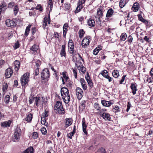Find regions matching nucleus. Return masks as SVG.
<instances>
[{"label":"nucleus","instance_id":"nucleus-1","mask_svg":"<svg viewBox=\"0 0 153 153\" xmlns=\"http://www.w3.org/2000/svg\"><path fill=\"white\" fill-rule=\"evenodd\" d=\"M54 110L56 113L64 114L65 111L62 105V103L59 101H57L54 107Z\"/></svg>","mask_w":153,"mask_h":153},{"label":"nucleus","instance_id":"nucleus-2","mask_svg":"<svg viewBox=\"0 0 153 153\" xmlns=\"http://www.w3.org/2000/svg\"><path fill=\"white\" fill-rule=\"evenodd\" d=\"M41 77L42 80L47 81L50 76L49 70L48 68H45L41 73Z\"/></svg>","mask_w":153,"mask_h":153},{"label":"nucleus","instance_id":"nucleus-3","mask_svg":"<svg viewBox=\"0 0 153 153\" xmlns=\"http://www.w3.org/2000/svg\"><path fill=\"white\" fill-rule=\"evenodd\" d=\"M29 74L28 73L24 74L21 79V82L22 86H25L29 81Z\"/></svg>","mask_w":153,"mask_h":153},{"label":"nucleus","instance_id":"nucleus-4","mask_svg":"<svg viewBox=\"0 0 153 153\" xmlns=\"http://www.w3.org/2000/svg\"><path fill=\"white\" fill-rule=\"evenodd\" d=\"M48 111L45 109L44 113H43L42 114L41 123L43 125L46 126L47 124H48L47 123L46 124V117L48 116Z\"/></svg>","mask_w":153,"mask_h":153},{"label":"nucleus","instance_id":"nucleus-5","mask_svg":"<svg viewBox=\"0 0 153 153\" xmlns=\"http://www.w3.org/2000/svg\"><path fill=\"white\" fill-rule=\"evenodd\" d=\"M76 95L78 99L80 100L83 95L82 90L80 88L77 87L76 89Z\"/></svg>","mask_w":153,"mask_h":153},{"label":"nucleus","instance_id":"nucleus-6","mask_svg":"<svg viewBox=\"0 0 153 153\" xmlns=\"http://www.w3.org/2000/svg\"><path fill=\"white\" fill-rule=\"evenodd\" d=\"M21 135V130L19 129H16L14 134L13 138L15 139L14 141L16 142V140L19 139Z\"/></svg>","mask_w":153,"mask_h":153},{"label":"nucleus","instance_id":"nucleus-7","mask_svg":"<svg viewBox=\"0 0 153 153\" xmlns=\"http://www.w3.org/2000/svg\"><path fill=\"white\" fill-rule=\"evenodd\" d=\"M89 40L88 38L85 37L82 42V47L85 48L89 45Z\"/></svg>","mask_w":153,"mask_h":153},{"label":"nucleus","instance_id":"nucleus-8","mask_svg":"<svg viewBox=\"0 0 153 153\" xmlns=\"http://www.w3.org/2000/svg\"><path fill=\"white\" fill-rule=\"evenodd\" d=\"M70 54L72 55V60L75 61V60L76 59V57L75 56V55L76 54V51L74 50V47L68 48Z\"/></svg>","mask_w":153,"mask_h":153},{"label":"nucleus","instance_id":"nucleus-9","mask_svg":"<svg viewBox=\"0 0 153 153\" xmlns=\"http://www.w3.org/2000/svg\"><path fill=\"white\" fill-rule=\"evenodd\" d=\"M100 115L105 120H110L111 117L109 114L103 112L102 113L100 114Z\"/></svg>","mask_w":153,"mask_h":153},{"label":"nucleus","instance_id":"nucleus-10","mask_svg":"<svg viewBox=\"0 0 153 153\" xmlns=\"http://www.w3.org/2000/svg\"><path fill=\"white\" fill-rule=\"evenodd\" d=\"M72 120L71 118H66L65 119V126L64 127L65 128L71 126L72 123Z\"/></svg>","mask_w":153,"mask_h":153},{"label":"nucleus","instance_id":"nucleus-11","mask_svg":"<svg viewBox=\"0 0 153 153\" xmlns=\"http://www.w3.org/2000/svg\"><path fill=\"white\" fill-rule=\"evenodd\" d=\"M87 76H85V79L86 80L88 85L91 87V88L93 87V85L92 81L90 79L88 72L87 73Z\"/></svg>","mask_w":153,"mask_h":153},{"label":"nucleus","instance_id":"nucleus-12","mask_svg":"<svg viewBox=\"0 0 153 153\" xmlns=\"http://www.w3.org/2000/svg\"><path fill=\"white\" fill-rule=\"evenodd\" d=\"M13 72L10 68H8L6 69L5 75L7 78H10L12 75Z\"/></svg>","mask_w":153,"mask_h":153},{"label":"nucleus","instance_id":"nucleus-13","mask_svg":"<svg viewBox=\"0 0 153 153\" xmlns=\"http://www.w3.org/2000/svg\"><path fill=\"white\" fill-rule=\"evenodd\" d=\"M139 4L137 2L134 3L132 7V10L134 12H137L139 8Z\"/></svg>","mask_w":153,"mask_h":153},{"label":"nucleus","instance_id":"nucleus-14","mask_svg":"<svg viewBox=\"0 0 153 153\" xmlns=\"http://www.w3.org/2000/svg\"><path fill=\"white\" fill-rule=\"evenodd\" d=\"M114 10L112 8L109 9L107 13L106 17L107 18H110L114 14Z\"/></svg>","mask_w":153,"mask_h":153},{"label":"nucleus","instance_id":"nucleus-15","mask_svg":"<svg viewBox=\"0 0 153 153\" xmlns=\"http://www.w3.org/2000/svg\"><path fill=\"white\" fill-rule=\"evenodd\" d=\"M82 129L83 131L86 135H87L88 134L87 131H86V128L87 126L85 124V120L84 118H83L82 119Z\"/></svg>","mask_w":153,"mask_h":153},{"label":"nucleus","instance_id":"nucleus-16","mask_svg":"<svg viewBox=\"0 0 153 153\" xmlns=\"http://www.w3.org/2000/svg\"><path fill=\"white\" fill-rule=\"evenodd\" d=\"M101 102L102 105L105 106L109 107L112 104L110 101H106L105 100H102Z\"/></svg>","mask_w":153,"mask_h":153},{"label":"nucleus","instance_id":"nucleus-17","mask_svg":"<svg viewBox=\"0 0 153 153\" xmlns=\"http://www.w3.org/2000/svg\"><path fill=\"white\" fill-rule=\"evenodd\" d=\"M5 22L7 26L9 27L14 26L15 24V23L13 21L9 19L7 20Z\"/></svg>","mask_w":153,"mask_h":153},{"label":"nucleus","instance_id":"nucleus-18","mask_svg":"<svg viewBox=\"0 0 153 153\" xmlns=\"http://www.w3.org/2000/svg\"><path fill=\"white\" fill-rule=\"evenodd\" d=\"M15 69L16 71H18L19 68L20 64L19 61L16 60L14 63Z\"/></svg>","mask_w":153,"mask_h":153},{"label":"nucleus","instance_id":"nucleus-19","mask_svg":"<svg viewBox=\"0 0 153 153\" xmlns=\"http://www.w3.org/2000/svg\"><path fill=\"white\" fill-rule=\"evenodd\" d=\"M65 45H63L62 46V49L60 53V54L61 56H65L66 55V53L65 51Z\"/></svg>","mask_w":153,"mask_h":153},{"label":"nucleus","instance_id":"nucleus-20","mask_svg":"<svg viewBox=\"0 0 153 153\" xmlns=\"http://www.w3.org/2000/svg\"><path fill=\"white\" fill-rule=\"evenodd\" d=\"M80 82L81 84L83 89L85 90H86L87 89V85L84 79L83 78H81Z\"/></svg>","mask_w":153,"mask_h":153},{"label":"nucleus","instance_id":"nucleus-21","mask_svg":"<svg viewBox=\"0 0 153 153\" xmlns=\"http://www.w3.org/2000/svg\"><path fill=\"white\" fill-rule=\"evenodd\" d=\"M130 88L132 90V93L133 95H134L136 94V91L137 90V87L135 84L131 83L130 86Z\"/></svg>","mask_w":153,"mask_h":153},{"label":"nucleus","instance_id":"nucleus-22","mask_svg":"<svg viewBox=\"0 0 153 153\" xmlns=\"http://www.w3.org/2000/svg\"><path fill=\"white\" fill-rule=\"evenodd\" d=\"M83 7V6H82V5L78 3L76 9V10L74 11V13H76L79 12Z\"/></svg>","mask_w":153,"mask_h":153},{"label":"nucleus","instance_id":"nucleus-23","mask_svg":"<svg viewBox=\"0 0 153 153\" xmlns=\"http://www.w3.org/2000/svg\"><path fill=\"white\" fill-rule=\"evenodd\" d=\"M61 94H68L69 91L68 89L65 87H64L61 88Z\"/></svg>","mask_w":153,"mask_h":153},{"label":"nucleus","instance_id":"nucleus-24","mask_svg":"<svg viewBox=\"0 0 153 153\" xmlns=\"http://www.w3.org/2000/svg\"><path fill=\"white\" fill-rule=\"evenodd\" d=\"M11 122L9 120L8 121H5L1 123V126L4 127H9L10 126Z\"/></svg>","mask_w":153,"mask_h":153},{"label":"nucleus","instance_id":"nucleus-25","mask_svg":"<svg viewBox=\"0 0 153 153\" xmlns=\"http://www.w3.org/2000/svg\"><path fill=\"white\" fill-rule=\"evenodd\" d=\"M88 24L89 26L94 27L95 26V23L94 20L89 19L88 21Z\"/></svg>","mask_w":153,"mask_h":153},{"label":"nucleus","instance_id":"nucleus-26","mask_svg":"<svg viewBox=\"0 0 153 153\" xmlns=\"http://www.w3.org/2000/svg\"><path fill=\"white\" fill-rule=\"evenodd\" d=\"M33 147H30L24 151L23 153H33Z\"/></svg>","mask_w":153,"mask_h":153},{"label":"nucleus","instance_id":"nucleus-27","mask_svg":"<svg viewBox=\"0 0 153 153\" xmlns=\"http://www.w3.org/2000/svg\"><path fill=\"white\" fill-rule=\"evenodd\" d=\"M85 103L86 101L85 100H82L80 103L79 108L82 111H83L85 108Z\"/></svg>","mask_w":153,"mask_h":153},{"label":"nucleus","instance_id":"nucleus-28","mask_svg":"<svg viewBox=\"0 0 153 153\" xmlns=\"http://www.w3.org/2000/svg\"><path fill=\"white\" fill-rule=\"evenodd\" d=\"M127 35L125 33H123L120 36V40L122 41H125L127 38Z\"/></svg>","mask_w":153,"mask_h":153},{"label":"nucleus","instance_id":"nucleus-29","mask_svg":"<svg viewBox=\"0 0 153 153\" xmlns=\"http://www.w3.org/2000/svg\"><path fill=\"white\" fill-rule=\"evenodd\" d=\"M33 100H35V103L37 106H38V105L41 102L40 98L39 97H34Z\"/></svg>","mask_w":153,"mask_h":153},{"label":"nucleus","instance_id":"nucleus-30","mask_svg":"<svg viewBox=\"0 0 153 153\" xmlns=\"http://www.w3.org/2000/svg\"><path fill=\"white\" fill-rule=\"evenodd\" d=\"M103 12L101 8H98L97 11V16L100 17H102L103 16Z\"/></svg>","mask_w":153,"mask_h":153},{"label":"nucleus","instance_id":"nucleus-31","mask_svg":"<svg viewBox=\"0 0 153 153\" xmlns=\"http://www.w3.org/2000/svg\"><path fill=\"white\" fill-rule=\"evenodd\" d=\"M112 74L115 78H117L119 76V72L117 70H114L112 72Z\"/></svg>","mask_w":153,"mask_h":153},{"label":"nucleus","instance_id":"nucleus-32","mask_svg":"<svg viewBox=\"0 0 153 153\" xmlns=\"http://www.w3.org/2000/svg\"><path fill=\"white\" fill-rule=\"evenodd\" d=\"M126 4V1L125 0H120L119 3L120 7L121 8L124 7Z\"/></svg>","mask_w":153,"mask_h":153},{"label":"nucleus","instance_id":"nucleus-33","mask_svg":"<svg viewBox=\"0 0 153 153\" xmlns=\"http://www.w3.org/2000/svg\"><path fill=\"white\" fill-rule=\"evenodd\" d=\"M102 48H101V46L99 47V46L97 47L93 51V53L95 55H97V54L100 50H101Z\"/></svg>","mask_w":153,"mask_h":153},{"label":"nucleus","instance_id":"nucleus-34","mask_svg":"<svg viewBox=\"0 0 153 153\" xmlns=\"http://www.w3.org/2000/svg\"><path fill=\"white\" fill-rule=\"evenodd\" d=\"M32 114H29L26 118V120L28 122H30L32 120Z\"/></svg>","mask_w":153,"mask_h":153},{"label":"nucleus","instance_id":"nucleus-35","mask_svg":"<svg viewBox=\"0 0 153 153\" xmlns=\"http://www.w3.org/2000/svg\"><path fill=\"white\" fill-rule=\"evenodd\" d=\"M94 107L97 111H98V113H99L100 111H101V108L98 103L96 102L94 104Z\"/></svg>","mask_w":153,"mask_h":153},{"label":"nucleus","instance_id":"nucleus-36","mask_svg":"<svg viewBox=\"0 0 153 153\" xmlns=\"http://www.w3.org/2000/svg\"><path fill=\"white\" fill-rule=\"evenodd\" d=\"M62 99L65 103L68 104L70 101V96H67L65 97H63Z\"/></svg>","mask_w":153,"mask_h":153},{"label":"nucleus","instance_id":"nucleus-37","mask_svg":"<svg viewBox=\"0 0 153 153\" xmlns=\"http://www.w3.org/2000/svg\"><path fill=\"white\" fill-rule=\"evenodd\" d=\"M38 46L35 45H33L31 48L30 50L34 52H36L38 49Z\"/></svg>","mask_w":153,"mask_h":153},{"label":"nucleus","instance_id":"nucleus-38","mask_svg":"<svg viewBox=\"0 0 153 153\" xmlns=\"http://www.w3.org/2000/svg\"><path fill=\"white\" fill-rule=\"evenodd\" d=\"M75 65L77 66L78 69L79 68L80 69L81 67L83 66L82 62L78 61L77 62L76 61Z\"/></svg>","mask_w":153,"mask_h":153},{"label":"nucleus","instance_id":"nucleus-39","mask_svg":"<svg viewBox=\"0 0 153 153\" xmlns=\"http://www.w3.org/2000/svg\"><path fill=\"white\" fill-rule=\"evenodd\" d=\"M65 81L66 82L67 86L68 88L71 87L72 85V82L70 81L69 79Z\"/></svg>","mask_w":153,"mask_h":153},{"label":"nucleus","instance_id":"nucleus-40","mask_svg":"<svg viewBox=\"0 0 153 153\" xmlns=\"http://www.w3.org/2000/svg\"><path fill=\"white\" fill-rule=\"evenodd\" d=\"M79 37L80 38H82L84 34L85 33V32L83 30L81 29L79 31Z\"/></svg>","mask_w":153,"mask_h":153},{"label":"nucleus","instance_id":"nucleus-41","mask_svg":"<svg viewBox=\"0 0 153 153\" xmlns=\"http://www.w3.org/2000/svg\"><path fill=\"white\" fill-rule=\"evenodd\" d=\"M30 25H28L26 27V28L25 30V35L26 36H27L29 33V32L30 30Z\"/></svg>","mask_w":153,"mask_h":153},{"label":"nucleus","instance_id":"nucleus-42","mask_svg":"<svg viewBox=\"0 0 153 153\" xmlns=\"http://www.w3.org/2000/svg\"><path fill=\"white\" fill-rule=\"evenodd\" d=\"M100 74H101L103 76L105 77L106 76L108 75V72L106 70H104L102 71Z\"/></svg>","mask_w":153,"mask_h":153},{"label":"nucleus","instance_id":"nucleus-43","mask_svg":"<svg viewBox=\"0 0 153 153\" xmlns=\"http://www.w3.org/2000/svg\"><path fill=\"white\" fill-rule=\"evenodd\" d=\"M68 48H70V47L72 48L74 47V43L72 42V40L70 39L69 40L68 44Z\"/></svg>","mask_w":153,"mask_h":153},{"label":"nucleus","instance_id":"nucleus-44","mask_svg":"<svg viewBox=\"0 0 153 153\" xmlns=\"http://www.w3.org/2000/svg\"><path fill=\"white\" fill-rule=\"evenodd\" d=\"M19 11V8L18 5H16L14 7V12L15 16H16Z\"/></svg>","mask_w":153,"mask_h":153},{"label":"nucleus","instance_id":"nucleus-45","mask_svg":"<svg viewBox=\"0 0 153 153\" xmlns=\"http://www.w3.org/2000/svg\"><path fill=\"white\" fill-rule=\"evenodd\" d=\"M10 96L9 95H7L5 97L4 101L6 103H8L10 101Z\"/></svg>","mask_w":153,"mask_h":153},{"label":"nucleus","instance_id":"nucleus-46","mask_svg":"<svg viewBox=\"0 0 153 153\" xmlns=\"http://www.w3.org/2000/svg\"><path fill=\"white\" fill-rule=\"evenodd\" d=\"M41 65V62L38 60L36 62V65L35 68H39L40 65Z\"/></svg>","mask_w":153,"mask_h":153},{"label":"nucleus","instance_id":"nucleus-47","mask_svg":"<svg viewBox=\"0 0 153 153\" xmlns=\"http://www.w3.org/2000/svg\"><path fill=\"white\" fill-rule=\"evenodd\" d=\"M48 18L46 17L44 18V22L43 24V26L44 27V28H45V27L47 25L48 22Z\"/></svg>","mask_w":153,"mask_h":153},{"label":"nucleus","instance_id":"nucleus-48","mask_svg":"<svg viewBox=\"0 0 153 153\" xmlns=\"http://www.w3.org/2000/svg\"><path fill=\"white\" fill-rule=\"evenodd\" d=\"M65 7L67 10H69L71 7V4L68 3H66L65 4Z\"/></svg>","mask_w":153,"mask_h":153},{"label":"nucleus","instance_id":"nucleus-49","mask_svg":"<svg viewBox=\"0 0 153 153\" xmlns=\"http://www.w3.org/2000/svg\"><path fill=\"white\" fill-rule=\"evenodd\" d=\"M32 137L34 139H36L38 137V134L37 132H33L32 134Z\"/></svg>","mask_w":153,"mask_h":153},{"label":"nucleus","instance_id":"nucleus-50","mask_svg":"<svg viewBox=\"0 0 153 153\" xmlns=\"http://www.w3.org/2000/svg\"><path fill=\"white\" fill-rule=\"evenodd\" d=\"M35 8L37 10H39L42 11L43 10L40 4L38 5Z\"/></svg>","mask_w":153,"mask_h":153},{"label":"nucleus","instance_id":"nucleus-51","mask_svg":"<svg viewBox=\"0 0 153 153\" xmlns=\"http://www.w3.org/2000/svg\"><path fill=\"white\" fill-rule=\"evenodd\" d=\"M78 69L83 73H84L85 72V68L83 66L82 67H81L80 69L79 68Z\"/></svg>","mask_w":153,"mask_h":153},{"label":"nucleus","instance_id":"nucleus-52","mask_svg":"<svg viewBox=\"0 0 153 153\" xmlns=\"http://www.w3.org/2000/svg\"><path fill=\"white\" fill-rule=\"evenodd\" d=\"M119 108L118 106L117 105H116L115 106H114L113 107V111L114 112H116V111L117 112L119 111Z\"/></svg>","mask_w":153,"mask_h":153},{"label":"nucleus","instance_id":"nucleus-53","mask_svg":"<svg viewBox=\"0 0 153 153\" xmlns=\"http://www.w3.org/2000/svg\"><path fill=\"white\" fill-rule=\"evenodd\" d=\"M6 6L7 4L6 3L4 2H3L2 5L0 6V10L1 11L2 8H4V7H6Z\"/></svg>","mask_w":153,"mask_h":153},{"label":"nucleus","instance_id":"nucleus-54","mask_svg":"<svg viewBox=\"0 0 153 153\" xmlns=\"http://www.w3.org/2000/svg\"><path fill=\"white\" fill-rule=\"evenodd\" d=\"M41 131L42 134L44 135L46 134L47 133V130L45 128H43L41 129Z\"/></svg>","mask_w":153,"mask_h":153},{"label":"nucleus","instance_id":"nucleus-55","mask_svg":"<svg viewBox=\"0 0 153 153\" xmlns=\"http://www.w3.org/2000/svg\"><path fill=\"white\" fill-rule=\"evenodd\" d=\"M74 134H75V133H74L73 132H72L68 134H67V136L70 139H72V137L74 135Z\"/></svg>","mask_w":153,"mask_h":153},{"label":"nucleus","instance_id":"nucleus-56","mask_svg":"<svg viewBox=\"0 0 153 153\" xmlns=\"http://www.w3.org/2000/svg\"><path fill=\"white\" fill-rule=\"evenodd\" d=\"M19 47V44L18 41H17L16 42L15 44V47H14V49H16L18 48Z\"/></svg>","mask_w":153,"mask_h":153},{"label":"nucleus","instance_id":"nucleus-57","mask_svg":"<svg viewBox=\"0 0 153 153\" xmlns=\"http://www.w3.org/2000/svg\"><path fill=\"white\" fill-rule=\"evenodd\" d=\"M62 76L63 78L65 79V81L69 79V78L66 76L65 72H63L62 73Z\"/></svg>","mask_w":153,"mask_h":153},{"label":"nucleus","instance_id":"nucleus-58","mask_svg":"<svg viewBox=\"0 0 153 153\" xmlns=\"http://www.w3.org/2000/svg\"><path fill=\"white\" fill-rule=\"evenodd\" d=\"M133 38L131 35H129L128 37V41L130 43L132 42Z\"/></svg>","mask_w":153,"mask_h":153},{"label":"nucleus","instance_id":"nucleus-59","mask_svg":"<svg viewBox=\"0 0 153 153\" xmlns=\"http://www.w3.org/2000/svg\"><path fill=\"white\" fill-rule=\"evenodd\" d=\"M34 70V74L35 76L38 75L39 74V68H35Z\"/></svg>","mask_w":153,"mask_h":153},{"label":"nucleus","instance_id":"nucleus-60","mask_svg":"<svg viewBox=\"0 0 153 153\" xmlns=\"http://www.w3.org/2000/svg\"><path fill=\"white\" fill-rule=\"evenodd\" d=\"M72 70H73L74 74V76L75 78L76 79L77 78V72H76V69H72Z\"/></svg>","mask_w":153,"mask_h":153},{"label":"nucleus","instance_id":"nucleus-61","mask_svg":"<svg viewBox=\"0 0 153 153\" xmlns=\"http://www.w3.org/2000/svg\"><path fill=\"white\" fill-rule=\"evenodd\" d=\"M138 19L139 20L141 21L142 22L143 21V20L144 19L143 18L142 16L140 14H139L137 15Z\"/></svg>","mask_w":153,"mask_h":153},{"label":"nucleus","instance_id":"nucleus-62","mask_svg":"<svg viewBox=\"0 0 153 153\" xmlns=\"http://www.w3.org/2000/svg\"><path fill=\"white\" fill-rule=\"evenodd\" d=\"M131 106V104L130 102H128V104H127V108L126 110V111L127 112H128L129 111V109L130 108Z\"/></svg>","mask_w":153,"mask_h":153},{"label":"nucleus","instance_id":"nucleus-63","mask_svg":"<svg viewBox=\"0 0 153 153\" xmlns=\"http://www.w3.org/2000/svg\"><path fill=\"white\" fill-rule=\"evenodd\" d=\"M126 75H124L122 77V78L121 79L120 82V84H122L123 83V82H124V81L125 79V77H126Z\"/></svg>","mask_w":153,"mask_h":153},{"label":"nucleus","instance_id":"nucleus-64","mask_svg":"<svg viewBox=\"0 0 153 153\" xmlns=\"http://www.w3.org/2000/svg\"><path fill=\"white\" fill-rule=\"evenodd\" d=\"M100 153H105L106 152L105 150L103 148H101L100 149Z\"/></svg>","mask_w":153,"mask_h":153}]
</instances>
